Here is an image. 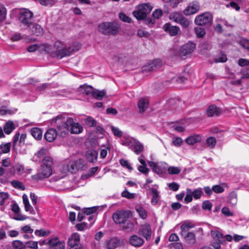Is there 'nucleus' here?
<instances>
[{
	"mask_svg": "<svg viewBox=\"0 0 249 249\" xmlns=\"http://www.w3.org/2000/svg\"><path fill=\"white\" fill-rule=\"evenodd\" d=\"M43 47L44 51L50 54L52 57L60 59L69 56L78 51L80 49L81 45L79 43H75L66 46L62 42L57 41L54 43L53 47L47 44H44Z\"/></svg>",
	"mask_w": 249,
	"mask_h": 249,
	"instance_id": "obj_1",
	"label": "nucleus"
},
{
	"mask_svg": "<svg viewBox=\"0 0 249 249\" xmlns=\"http://www.w3.org/2000/svg\"><path fill=\"white\" fill-rule=\"evenodd\" d=\"M52 124L56 125L59 136L65 137L70 131L69 124H71L72 118H70L65 121L61 115H58L51 120Z\"/></svg>",
	"mask_w": 249,
	"mask_h": 249,
	"instance_id": "obj_2",
	"label": "nucleus"
},
{
	"mask_svg": "<svg viewBox=\"0 0 249 249\" xmlns=\"http://www.w3.org/2000/svg\"><path fill=\"white\" fill-rule=\"evenodd\" d=\"M119 26L114 22H105L98 25L100 32L107 35H116L119 32Z\"/></svg>",
	"mask_w": 249,
	"mask_h": 249,
	"instance_id": "obj_3",
	"label": "nucleus"
},
{
	"mask_svg": "<svg viewBox=\"0 0 249 249\" xmlns=\"http://www.w3.org/2000/svg\"><path fill=\"white\" fill-rule=\"evenodd\" d=\"M33 13L28 9L21 10L18 14V19L21 27L26 28L32 22Z\"/></svg>",
	"mask_w": 249,
	"mask_h": 249,
	"instance_id": "obj_4",
	"label": "nucleus"
},
{
	"mask_svg": "<svg viewBox=\"0 0 249 249\" xmlns=\"http://www.w3.org/2000/svg\"><path fill=\"white\" fill-rule=\"evenodd\" d=\"M68 172L75 173L78 170H85L88 168L87 163L82 159L70 162L66 166Z\"/></svg>",
	"mask_w": 249,
	"mask_h": 249,
	"instance_id": "obj_5",
	"label": "nucleus"
},
{
	"mask_svg": "<svg viewBox=\"0 0 249 249\" xmlns=\"http://www.w3.org/2000/svg\"><path fill=\"white\" fill-rule=\"evenodd\" d=\"M152 7L149 3L140 4L137 9L133 12V15L138 19H144L147 14L150 13Z\"/></svg>",
	"mask_w": 249,
	"mask_h": 249,
	"instance_id": "obj_6",
	"label": "nucleus"
},
{
	"mask_svg": "<svg viewBox=\"0 0 249 249\" xmlns=\"http://www.w3.org/2000/svg\"><path fill=\"white\" fill-rule=\"evenodd\" d=\"M194 21L199 26L210 25L213 21V16L210 13L205 12L196 16Z\"/></svg>",
	"mask_w": 249,
	"mask_h": 249,
	"instance_id": "obj_7",
	"label": "nucleus"
},
{
	"mask_svg": "<svg viewBox=\"0 0 249 249\" xmlns=\"http://www.w3.org/2000/svg\"><path fill=\"white\" fill-rule=\"evenodd\" d=\"M52 174V168L41 165L39 172L32 176L33 179L38 181L44 178H49Z\"/></svg>",
	"mask_w": 249,
	"mask_h": 249,
	"instance_id": "obj_8",
	"label": "nucleus"
},
{
	"mask_svg": "<svg viewBox=\"0 0 249 249\" xmlns=\"http://www.w3.org/2000/svg\"><path fill=\"white\" fill-rule=\"evenodd\" d=\"M129 217L128 213L125 211H118L112 215L113 220L116 223H124Z\"/></svg>",
	"mask_w": 249,
	"mask_h": 249,
	"instance_id": "obj_9",
	"label": "nucleus"
},
{
	"mask_svg": "<svg viewBox=\"0 0 249 249\" xmlns=\"http://www.w3.org/2000/svg\"><path fill=\"white\" fill-rule=\"evenodd\" d=\"M51 249H64L65 243L61 241L58 237H55L49 240L46 243Z\"/></svg>",
	"mask_w": 249,
	"mask_h": 249,
	"instance_id": "obj_10",
	"label": "nucleus"
},
{
	"mask_svg": "<svg viewBox=\"0 0 249 249\" xmlns=\"http://www.w3.org/2000/svg\"><path fill=\"white\" fill-rule=\"evenodd\" d=\"M196 47V45L192 42L183 45L179 50V54L181 56H186L191 54Z\"/></svg>",
	"mask_w": 249,
	"mask_h": 249,
	"instance_id": "obj_11",
	"label": "nucleus"
},
{
	"mask_svg": "<svg viewBox=\"0 0 249 249\" xmlns=\"http://www.w3.org/2000/svg\"><path fill=\"white\" fill-rule=\"evenodd\" d=\"M26 28H28L29 32L34 35L41 36L43 34V28L39 24L36 23H33V22L28 26Z\"/></svg>",
	"mask_w": 249,
	"mask_h": 249,
	"instance_id": "obj_12",
	"label": "nucleus"
},
{
	"mask_svg": "<svg viewBox=\"0 0 249 249\" xmlns=\"http://www.w3.org/2000/svg\"><path fill=\"white\" fill-rule=\"evenodd\" d=\"M162 65V62L159 59L153 60L148 64L143 67V71H152L159 69Z\"/></svg>",
	"mask_w": 249,
	"mask_h": 249,
	"instance_id": "obj_13",
	"label": "nucleus"
},
{
	"mask_svg": "<svg viewBox=\"0 0 249 249\" xmlns=\"http://www.w3.org/2000/svg\"><path fill=\"white\" fill-rule=\"evenodd\" d=\"M138 233L144 237L146 240H150L152 234L150 225L148 224L142 225L138 231Z\"/></svg>",
	"mask_w": 249,
	"mask_h": 249,
	"instance_id": "obj_14",
	"label": "nucleus"
},
{
	"mask_svg": "<svg viewBox=\"0 0 249 249\" xmlns=\"http://www.w3.org/2000/svg\"><path fill=\"white\" fill-rule=\"evenodd\" d=\"M163 29L171 36H175L181 33L179 27L173 26L169 23H167L164 25Z\"/></svg>",
	"mask_w": 249,
	"mask_h": 249,
	"instance_id": "obj_15",
	"label": "nucleus"
},
{
	"mask_svg": "<svg viewBox=\"0 0 249 249\" xmlns=\"http://www.w3.org/2000/svg\"><path fill=\"white\" fill-rule=\"evenodd\" d=\"M199 9L200 5L198 2H193L190 3L183 10V13L186 16H189L196 13L199 11Z\"/></svg>",
	"mask_w": 249,
	"mask_h": 249,
	"instance_id": "obj_16",
	"label": "nucleus"
},
{
	"mask_svg": "<svg viewBox=\"0 0 249 249\" xmlns=\"http://www.w3.org/2000/svg\"><path fill=\"white\" fill-rule=\"evenodd\" d=\"M129 242L131 245L135 247H140L142 246L144 240L137 235H133L129 239Z\"/></svg>",
	"mask_w": 249,
	"mask_h": 249,
	"instance_id": "obj_17",
	"label": "nucleus"
},
{
	"mask_svg": "<svg viewBox=\"0 0 249 249\" xmlns=\"http://www.w3.org/2000/svg\"><path fill=\"white\" fill-rule=\"evenodd\" d=\"M180 235L183 238L187 244L192 245L196 243V237L194 232H188L185 233H182Z\"/></svg>",
	"mask_w": 249,
	"mask_h": 249,
	"instance_id": "obj_18",
	"label": "nucleus"
},
{
	"mask_svg": "<svg viewBox=\"0 0 249 249\" xmlns=\"http://www.w3.org/2000/svg\"><path fill=\"white\" fill-rule=\"evenodd\" d=\"M57 133L54 128L48 129L44 134V138L49 142H53L56 138Z\"/></svg>",
	"mask_w": 249,
	"mask_h": 249,
	"instance_id": "obj_19",
	"label": "nucleus"
},
{
	"mask_svg": "<svg viewBox=\"0 0 249 249\" xmlns=\"http://www.w3.org/2000/svg\"><path fill=\"white\" fill-rule=\"evenodd\" d=\"M80 241V235L77 233H73L70 237L68 241V245L71 247L78 245Z\"/></svg>",
	"mask_w": 249,
	"mask_h": 249,
	"instance_id": "obj_20",
	"label": "nucleus"
},
{
	"mask_svg": "<svg viewBox=\"0 0 249 249\" xmlns=\"http://www.w3.org/2000/svg\"><path fill=\"white\" fill-rule=\"evenodd\" d=\"M98 152L94 150H88L86 153V157L88 161L90 162H95L97 161L98 157Z\"/></svg>",
	"mask_w": 249,
	"mask_h": 249,
	"instance_id": "obj_21",
	"label": "nucleus"
},
{
	"mask_svg": "<svg viewBox=\"0 0 249 249\" xmlns=\"http://www.w3.org/2000/svg\"><path fill=\"white\" fill-rule=\"evenodd\" d=\"M120 245L119 239L116 237L111 238L107 241L106 248L107 249H115Z\"/></svg>",
	"mask_w": 249,
	"mask_h": 249,
	"instance_id": "obj_22",
	"label": "nucleus"
},
{
	"mask_svg": "<svg viewBox=\"0 0 249 249\" xmlns=\"http://www.w3.org/2000/svg\"><path fill=\"white\" fill-rule=\"evenodd\" d=\"M196 225L191 221H185L181 225L180 234L187 233L190 229L194 228Z\"/></svg>",
	"mask_w": 249,
	"mask_h": 249,
	"instance_id": "obj_23",
	"label": "nucleus"
},
{
	"mask_svg": "<svg viewBox=\"0 0 249 249\" xmlns=\"http://www.w3.org/2000/svg\"><path fill=\"white\" fill-rule=\"evenodd\" d=\"M71 132L73 134H79L83 131V127L78 123H74L72 119L71 124H69Z\"/></svg>",
	"mask_w": 249,
	"mask_h": 249,
	"instance_id": "obj_24",
	"label": "nucleus"
},
{
	"mask_svg": "<svg viewBox=\"0 0 249 249\" xmlns=\"http://www.w3.org/2000/svg\"><path fill=\"white\" fill-rule=\"evenodd\" d=\"M220 113V109L214 105L209 107L207 110V114L209 117L218 116Z\"/></svg>",
	"mask_w": 249,
	"mask_h": 249,
	"instance_id": "obj_25",
	"label": "nucleus"
},
{
	"mask_svg": "<svg viewBox=\"0 0 249 249\" xmlns=\"http://www.w3.org/2000/svg\"><path fill=\"white\" fill-rule=\"evenodd\" d=\"M201 141V137L199 135L195 134L191 135L186 139L185 142L190 145H193L196 143L199 142Z\"/></svg>",
	"mask_w": 249,
	"mask_h": 249,
	"instance_id": "obj_26",
	"label": "nucleus"
},
{
	"mask_svg": "<svg viewBox=\"0 0 249 249\" xmlns=\"http://www.w3.org/2000/svg\"><path fill=\"white\" fill-rule=\"evenodd\" d=\"M23 202L24 205L25 210L26 212H29L31 214H34L35 212L33 207L29 203L28 196L24 194L22 196Z\"/></svg>",
	"mask_w": 249,
	"mask_h": 249,
	"instance_id": "obj_27",
	"label": "nucleus"
},
{
	"mask_svg": "<svg viewBox=\"0 0 249 249\" xmlns=\"http://www.w3.org/2000/svg\"><path fill=\"white\" fill-rule=\"evenodd\" d=\"M149 104V101L147 99L142 98L141 99L138 103V106L139 108V111L141 113L143 112L147 108Z\"/></svg>",
	"mask_w": 249,
	"mask_h": 249,
	"instance_id": "obj_28",
	"label": "nucleus"
},
{
	"mask_svg": "<svg viewBox=\"0 0 249 249\" xmlns=\"http://www.w3.org/2000/svg\"><path fill=\"white\" fill-rule=\"evenodd\" d=\"M211 234L213 239L217 240L221 244H223L225 242V238L222 233L217 231H212Z\"/></svg>",
	"mask_w": 249,
	"mask_h": 249,
	"instance_id": "obj_29",
	"label": "nucleus"
},
{
	"mask_svg": "<svg viewBox=\"0 0 249 249\" xmlns=\"http://www.w3.org/2000/svg\"><path fill=\"white\" fill-rule=\"evenodd\" d=\"M31 133L33 137L37 140H40L42 137V131L41 129L34 127L31 129Z\"/></svg>",
	"mask_w": 249,
	"mask_h": 249,
	"instance_id": "obj_30",
	"label": "nucleus"
},
{
	"mask_svg": "<svg viewBox=\"0 0 249 249\" xmlns=\"http://www.w3.org/2000/svg\"><path fill=\"white\" fill-rule=\"evenodd\" d=\"M183 17L184 16L181 13L175 12L170 14L169 18L178 23L179 21L183 18Z\"/></svg>",
	"mask_w": 249,
	"mask_h": 249,
	"instance_id": "obj_31",
	"label": "nucleus"
},
{
	"mask_svg": "<svg viewBox=\"0 0 249 249\" xmlns=\"http://www.w3.org/2000/svg\"><path fill=\"white\" fill-rule=\"evenodd\" d=\"M15 129V126L12 121H8L3 127V130L6 134H10Z\"/></svg>",
	"mask_w": 249,
	"mask_h": 249,
	"instance_id": "obj_32",
	"label": "nucleus"
},
{
	"mask_svg": "<svg viewBox=\"0 0 249 249\" xmlns=\"http://www.w3.org/2000/svg\"><path fill=\"white\" fill-rule=\"evenodd\" d=\"M134 152L136 154H139L143 150V146L139 141H134L132 143Z\"/></svg>",
	"mask_w": 249,
	"mask_h": 249,
	"instance_id": "obj_33",
	"label": "nucleus"
},
{
	"mask_svg": "<svg viewBox=\"0 0 249 249\" xmlns=\"http://www.w3.org/2000/svg\"><path fill=\"white\" fill-rule=\"evenodd\" d=\"M237 193L232 191L230 193L228 196V201L232 205L234 206L236 205L237 202Z\"/></svg>",
	"mask_w": 249,
	"mask_h": 249,
	"instance_id": "obj_34",
	"label": "nucleus"
},
{
	"mask_svg": "<svg viewBox=\"0 0 249 249\" xmlns=\"http://www.w3.org/2000/svg\"><path fill=\"white\" fill-rule=\"evenodd\" d=\"M106 94V91L104 90H99L94 89L92 96L96 99L101 100Z\"/></svg>",
	"mask_w": 249,
	"mask_h": 249,
	"instance_id": "obj_35",
	"label": "nucleus"
},
{
	"mask_svg": "<svg viewBox=\"0 0 249 249\" xmlns=\"http://www.w3.org/2000/svg\"><path fill=\"white\" fill-rule=\"evenodd\" d=\"M53 164V160L50 156H45L42 160L41 165L52 168Z\"/></svg>",
	"mask_w": 249,
	"mask_h": 249,
	"instance_id": "obj_36",
	"label": "nucleus"
},
{
	"mask_svg": "<svg viewBox=\"0 0 249 249\" xmlns=\"http://www.w3.org/2000/svg\"><path fill=\"white\" fill-rule=\"evenodd\" d=\"M151 190L153 196L152 198L151 199V203L152 204L155 205L158 203L159 201V192L158 190L155 188H151Z\"/></svg>",
	"mask_w": 249,
	"mask_h": 249,
	"instance_id": "obj_37",
	"label": "nucleus"
},
{
	"mask_svg": "<svg viewBox=\"0 0 249 249\" xmlns=\"http://www.w3.org/2000/svg\"><path fill=\"white\" fill-rule=\"evenodd\" d=\"M80 90L84 93L89 95V94H91V95L93 93V92L94 91L92 87L88 86V85H84L81 86L80 87Z\"/></svg>",
	"mask_w": 249,
	"mask_h": 249,
	"instance_id": "obj_38",
	"label": "nucleus"
},
{
	"mask_svg": "<svg viewBox=\"0 0 249 249\" xmlns=\"http://www.w3.org/2000/svg\"><path fill=\"white\" fill-rule=\"evenodd\" d=\"M11 145L10 142L0 145V154L8 153L10 151Z\"/></svg>",
	"mask_w": 249,
	"mask_h": 249,
	"instance_id": "obj_39",
	"label": "nucleus"
},
{
	"mask_svg": "<svg viewBox=\"0 0 249 249\" xmlns=\"http://www.w3.org/2000/svg\"><path fill=\"white\" fill-rule=\"evenodd\" d=\"M12 186L15 188L20 189L21 190H24L25 187L23 183L18 180H13L11 182Z\"/></svg>",
	"mask_w": 249,
	"mask_h": 249,
	"instance_id": "obj_40",
	"label": "nucleus"
},
{
	"mask_svg": "<svg viewBox=\"0 0 249 249\" xmlns=\"http://www.w3.org/2000/svg\"><path fill=\"white\" fill-rule=\"evenodd\" d=\"M6 17V10L5 7L0 4V22L5 20Z\"/></svg>",
	"mask_w": 249,
	"mask_h": 249,
	"instance_id": "obj_41",
	"label": "nucleus"
},
{
	"mask_svg": "<svg viewBox=\"0 0 249 249\" xmlns=\"http://www.w3.org/2000/svg\"><path fill=\"white\" fill-rule=\"evenodd\" d=\"M164 2L168 3L169 5L173 8H176L180 2L181 0H162Z\"/></svg>",
	"mask_w": 249,
	"mask_h": 249,
	"instance_id": "obj_42",
	"label": "nucleus"
},
{
	"mask_svg": "<svg viewBox=\"0 0 249 249\" xmlns=\"http://www.w3.org/2000/svg\"><path fill=\"white\" fill-rule=\"evenodd\" d=\"M191 23V21L183 17V18H182L180 19L178 23L179 24L182 28H187L190 25Z\"/></svg>",
	"mask_w": 249,
	"mask_h": 249,
	"instance_id": "obj_43",
	"label": "nucleus"
},
{
	"mask_svg": "<svg viewBox=\"0 0 249 249\" xmlns=\"http://www.w3.org/2000/svg\"><path fill=\"white\" fill-rule=\"evenodd\" d=\"M168 172L170 175L178 174L180 171L181 169L178 167L170 166L168 168Z\"/></svg>",
	"mask_w": 249,
	"mask_h": 249,
	"instance_id": "obj_44",
	"label": "nucleus"
},
{
	"mask_svg": "<svg viewBox=\"0 0 249 249\" xmlns=\"http://www.w3.org/2000/svg\"><path fill=\"white\" fill-rule=\"evenodd\" d=\"M47 153V150L45 148H41L36 153L34 158H41L45 156Z\"/></svg>",
	"mask_w": 249,
	"mask_h": 249,
	"instance_id": "obj_45",
	"label": "nucleus"
},
{
	"mask_svg": "<svg viewBox=\"0 0 249 249\" xmlns=\"http://www.w3.org/2000/svg\"><path fill=\"white\" fill-rule=\"evenodd\" d=\"M85 123L87 125L89 126L92 127L96 126L97 124V122L95 120H94L91 117H88L85 120Z\"/></svg>",
	"mask_w": 249,
	"mask_h": 249,
	"instance_id": "obj_46",
	"label": "nucleus"
},
{
	"mask_svg": "<svg viewBox=\"0 0 249 249\" xmlns=\"http://www.w3.org/2000/svg\"><path fill=\"white\" fill-rule=\"evenodd\" d=\"M192 190L189 188L186 189V195L185 197L184 200L186 203H189L193 200Z\"/></svg>",
	"mask_w": 249,
	"mask_h": 249,
	"instance_id": "obj_47",
	"label": "nucleus"
},
{
	"mask_svg": "<svg viewBox=\"0 0 249 249\" xmlns=\"http://www.w3.org/2000/svg\"><path fill=\"white\" fill-rule=\"evenodd\" d=\"M25 245L30 249H38V242L37 241H29L25 243Z\"/></svg>",
	"mask_w": 249,
	"mask_h": 249,
	"instance_id": "obj_48",
	"label": "nucleus"
},
{
	"mask_svg": "<svg viewBox=\"0 0 249 249\" xmlns=\"http://www.w3.org/2000/svg\"><path fill=\"white\" fill-rule=\"evenodd\" d=\"M206 144L210 148H213L216 144V139L213 137H209L206 140Z\"/></svg>",
	"mask_w": 249,
	"mask_h": 249,
	"instance_id": "obj_49",
	"label": "nucleus"
},
{
	"mask_svg": "<svg viewBox=\"0 0 249 249\" xmlns=\"http://www.w3.org/2000/svg\"><path fill=\"white\" fill-rule=\"evenodd\" d=\"M192 193H193L192 194V196H193V197H194V198L195 199H198L199 198L202 194V191L201 190V189H195L194 191H192Z\"/></svg>",
	"mask_w": 249,
	"mask_h": 249,
	"instance_id": "obj_50",
	"label": "nucleus"
},
{
	"mask_svg": "<svg viewBox=\"0 0 249 249\" xmlns=\"http://www.w3.org/2000/svg\"><path fill=\"white\" fill-rule=\"evenodd\" d=\"M149 165L152 168L154 172L157 173H160L161 170L160 166L154 162H150Z\"/></svg>",
	"mask_w": 249,
	"mask_h": 249,
	"instance_id": "obj_51",
	"label": "nucleus"
},
{
	"mask_svg": "<svg viewBox=\"0 0 249 249\" xmlns=\"http://www.w3.org/2000/svg\"><path fill=\"white\" fill-rule=\"evenodd\" d=\"M137 35L140 37H143L145 38H148L150 36V34L149 32L142 29H139L137 32Z\"/></svg>",
	"mask_w": 249,
	"mask_h": 249,
	"instance_id": "obj_52",
	"label": "nucleus"
},
{
	"mask_svg": "<svg viewBox=\"0 0 249 249\" xmlns=\"http://www.w3.org/2000/svg\"><path fill=\"white\" fill-rule=\"evenodd\" d=\"M227 60L226 55L224 53H220L219 56L214 58V62H225Z\"/></svg>",
	"mask_w": 249,
	"mask_h": 249,
	"instance_id": "obj_53",
	"label": "nucleus"
},
{
	"mask_svg": "<svg viewBox=\"0 0 249 249\" xmlns=\"http://www.w3.org/2000/svg\"><path fill=\"white\" fill-rule=\"evenodd\" d=\"M19 137V133H18L15 135V136L13 138V144L14 148L15 150H18V146L19 145H18Z\"/></svg>",
	"mask_w": 249,
	"mask_h": 249,
	"instance_id": "obj_54",
	"label": "nucleus"
},
{
	"mask_svg": "<svg viewBox=\"0 0 249 249\" xmlns=\"http://www.w3.org/2000/svg\"><path fill=\"white\" fill-rule=\"evenodd\" d=\"M12 245L13 248L15 249H22L24 247L23 243L18 240L13 241Z\"/></svg>",
	"mask_w": 249,
	"mask_h": 249,
	"instance_id": "obj_55",
	"label": "nucleus"
},
{
	"mask_svg": "<svg viewBox=\"0 0 249 249\" xmlns=\"http://www.w3.org/2000/svg\"><path fill=\"white\" fill-rule=\"evenodd\" d=\"M119 17L120 19L124 22L130 23L131 21V18L126 16L124 13L121 12L119 14Z\"/></svg>",
	"mask_w": 249,
	"mask_h": 249,
	"instance_id": "obj_56",
	"label": "nucleus"
},
{
	"mask_svg": "<svg viewBox=\"0 0 249 249\" xmlns=\"http://www.w3.org/2000/svg\"><path fill=\"white\" fill-rule=\"evenodd\" d=\"M111 129L114 136L118 137H122L123 132L118 127L111 126Z\"/></svg>",
	"mask_w": 249,
	"mask_h": 249,
	"instance_id": "obj_57",
	"label": "nucleus"
},
{
	"mask_svg": "<svg viewBox=\"0 0 249 249\" xmlns=\"http://www.w3.org/2000/svg\"><path fill=\"white\" fill-rule=\"evenodd\" d=\"M195 31L198 37H202L205 34L204 29L201 27H196L195 29Z\"/></svg>",
	"mask_w": 249,
	"mask_h": 249,
	"instance_id": "obj_58",
	"label": "nucleus"
},
{
	"mask_svg": "<svg viewBox=\"0 0 249 249\" xmlns=\"http://www.w3.org/2000/svg\"><path fill=\"white\" fill-rule=\"evenodd\" d=\"M120 163L122 166L126 167L129 170L131 171L133 170V168L131 167L130 164L128 162L127 160L124 159H121L120 160Z\"/></svg>",
	"mask_w": 249,
	"mask_h": 249,
	"instance_id": "obj_59",
	"label": "nucleus"
},
{
	"mask_svg": "<svg viewBox=\"0 0 249 249\" xmlns=\"http://www.w3.org/2000/svg\"><path fill=\"white\" fill-rule=\"evenodd\" d=\"M8 194L6 193L0 192V205H3L5 200L8 199Z\"/></svg>",
	"mask_w": 249,
	"mask_h": 249,
	"instance_id": "obj_60",
	"label": "nucleus"
},
{
	"mask_svg": "<svg viewBox=\"0 0 249 249\" xmlns=\"http://www.w3.org/2000/svg\"><path fill=\"white\" fill-rule=\"evenodd\" d=\"M137 211L139 213L140 216L142 219H145L147 216L146 211L142 207H139L137 209Z\"/></svg>",
	"mask_w": 249,
	"mask_h": 249,
	"instance_id": "obj_61",
	"label": "nucleus"
},
{
	"mask_svg": "<svg viewBox=\"0 0 249 249\" xmlns=\"http://www.w3.org/2000/svg\"><path fill=\"white\" fill-rule=\"evenodd\" d=\"M122 196L128 199L133 198L134 197V194L130 193L126 190H125L122 193Z\"/></svg>",
	"mask_w": 249,
	"mask_h": 249,
	"instance_id": "obj_62",
	"label": "nucleus"
},
{
	"mask_svg": "<svg viewBox=\"0 0 249 249\" xmlns=\"http://www.w3.org/2000/svg\"><path fill=\"white\" fill-rule=\"evenodd\" d=\"M238 65L241 67L249 65V60L244 58H240L238 61Z\"/></svg>",
	"mask_w": 249,
	"mask_h": 249,
	"instance_id": "obj_63",
	"label": "nucleus"
},
{
	"mask_svg": "<svg viewBox=\"0 0 249 249\" xmlns=\"http://www.w3.org/2000/svg\"><path fill=\"white\" fill-rule=\"evenodd\" d=\"M170 249H183L182 245L178 242L171 244Z\"/></svg>",
	"mask_w": 249,
	"mask_h": 249,
	"instance_id": "obj_64",
	"label": "nucleus"
}]
</instances>
